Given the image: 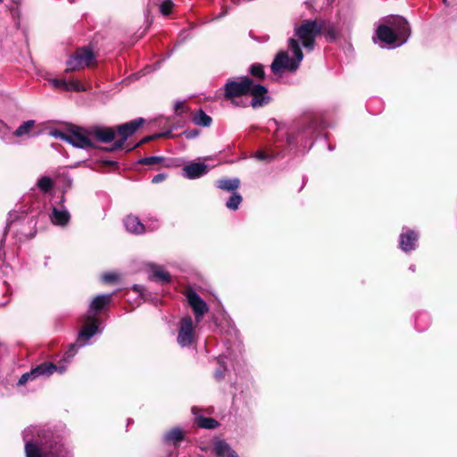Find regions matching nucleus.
<instances>
[{
    "instance_id": "18",
    "label": "nucleus",
    "mask_w": 457,
    "mask_h": 457,
    "mask_svg": "<svg viewBox=\"0 0 457 457\" xmlns=\"http://www.w3.org/2000/svg\"><path fill=\"white\" fill-rule=\"evenodd\" d=\"M184 439V432L179 428H174L164 435L165 442L177 445Z\"/></svg>"
},
{
    "instance_id": "1",
    "label": "nucleus",
    "mask_w": 457,
    "mask_h": 457,
    "mask_svg": "<svg viewBox=\"0 0 457 457\" xmlns=\"http://www.w3.org/2000/svg\"><path fill=\"white\" fill-rule=\"evenodd\" d=\"M320 26L314 21H305L296 27L295 29V37L288 39V49L293 56L289 57L286 51L278 52L270 66L273 73L282 74L284 71H295L303 58L299 41L308 51L313 50L315 38L320 33Z\"/></svg>"
},
{
    "instance_id": "4",
    "label": "nucleus",
    "mask_w": 457,
    "mask_h": 457,
    "mask_svg": "<svg viewBox=\"0 0 457 457\" xmlns=\"http://www.w3.org/2000/svg\"><path fill=\"white\" fill-rule=\"evenodd\" d=\"M386 21L389 26L380 25L377 29L378 39L390 48L403 45L411 34L408 21L401 16L388 18Z\"/></svg>"
},
{
    "instance_id": "11",
    "label": "nucleus",
    "mask_w": 457,
    "mask_h": 457,
    "mask_svg": "<svg viewBox=\"0 0 457 457\" xmlns=\"http://www.w3.org/2000/svg\"><path fill=\"white\" fill-rule=\"evenodd\" d=\"M52 367L51 362H44L40 365H37L35 369L31 370L29 372L24 373L19 379L18 384L20 386L25 385L29 380H34L42 376H50L51 375Z\"/></svg>"
},
{
    "instance_id": "16",
    "label": "nucleus",
    "mask_w": 457,
    "mask_h": 457,
    "mask_svg": "<svg viewBox=\"0 0 457 457\" xmlns=\"http://www.w3.org/2000/svg\"><path fill=\"white\" fill-rule=\"evenodd\" d=\"M213 451L218 457H238L230 445L223 440L214 442Z\"/></svg>"
},
{
    "instance_id": "7",
    "label": "nucleus",
    "mask_w": 457,
    "mask_h": 457,
    "mask_svg": "<svg viewBox=\"0 0 457 457\" xmlns=\"http://www.w3.org/2000/svg\"><path fill=\"white\" fill-rule=\"evenodd\" d=\"M143 122L144 120L142 118H139L118 126V139L114 142L112 150L121 148L125 141L137 130V129L143 124Z\"/></svg>"
},
{
    "instance_id": "6",
    "label": "nucleus",
    "mask_w": 457,
    "mask_h": 457,
    "mask_svg": "<svg viewBox=\"0 0 457 457\" xmlns=\"http://www.w3.org/2000/svg\"><path fill=\"white\" fill-rule=\"evenodd\" d=\"M95 62L93 52L87 48L78 49L66 62L67 71L91 66Z\"/></svg>"
},
{
    "instance_id": "8",
    "label": "nucleus",
    "mask_w": 457,
    "mask_h": 457,
    "mask_svg": "<svg viewBox=\"0 0 457 457\" xmlns=\"http://www.w3.org/2000/svg\"><path fill=\"white\" fill-rule=\"evenodd\" d=\"M90 136H92L91 132L74 126L69 129L68 143L78 148H91L94 147V144Z\"/></svg>"
},
{
    "instance_id": "5",
    "label": "nucleus",
    "mask_w": 457,
    "mask_h": 457,
    "mask_svg": "<svg viewBox=\"0 0 457 457\" xmlns=\"http://www.w3.org/2000/svg\"><path fill=\"white\" fill-rule=\"evenodd\" d=\"M112 295H99L96 296L85 316V324L79 333V342L89 340L94 335L100 333L97 314L111 302Z\"/></svg>"
},
{
    "instance_id": "33",
    "label": "nucleus",
    "mask_w": 457,
    "mask_h": 457,
    "mask_svg": "<svg viewBox=\"0 0 457 457\" xmlns=\"http://www.w3.org/2000/svg\"><path fill=\"white\" fill-rule=\"evenodd\" d=\"M162 161V158L160 156H149V157L142 158L139 161V162L141 164H145V165H152V164L160 163Z\"/></svg>"
},
{
    "instance_id": "15",
    "label": "nucleus",
    "mask_w": 457,
    "mask_h": 457,
    "mask_svg": "<svg viewBox=\"0 0 457 457\" xmlns=\"http://www.w3.org/2000/svg\"><path fill=\"white\" fill-rule=\"evenodd\" d=\"M123 223L126 230L133 234H143L145 230L144 224L134 215H128Z\"/></svg>"
},
{
    "instance_id": "37",
    "label": "nucleus",
    "mask_w": 457,
    "mask_h": 457,
    "mask_svg": "<svg viewBox=\"0 0 457 457\" xmlns=\"http://www.w3.org/2000/svg\"><path fill=\"white\" fill-rule=\"evenodd\" d=\"M117 278L116 274L114 273H107L103 276V280L107 283H111L115 281Z\"/></svg>"
},
{
    "instance_id": "13",
    "label": "nucleus",
    "mask_w": 457,
    "mask_h": 457,
    "mask_svg": "<svg viewBox=\"0 0 457 457\" xmlns=\"http://www.w3.org/2000/svg\"><path fill=\"white\" fill-rule=\"evenodd\" d=\"M418 237V234L415 231L410 228H403L400 235L401 249L405 253L414 250L416 248Z\"/></svg>"
},
{
    "instance_id": "10",
    "label": "nucleus",
    "mask_w": 457,
    "mask_h": 457,
    "mask_svg": "<svg viewBox=\"0 0 457 457\" xmlns=\"http://www.w3.org/2000/svg\"><path fill=\"white\" fill-rule=\"evenodd\" d=\"M194 338V324L191 317H184L180 321L177 341L182 347L189 346Z\"/></svg>"
},
{
    "instance_id": "12",
    "label": "nucleus",
    "mask_w": 457,
    "mask_h": 457,
    "mask_svg": "<svg viewBox=\"0 0 457 457\" xmlns=\"http://www.w3.org/2000/svg\"><path fill=\"white\" fill-rule=\"evenodd\" d=\"M209 171V166L204 162H191L182 169V176L188 179H198Z\"/></svg>"
},
{
    "instance_id": "47",
    "label": "nucleus",
    "mask_w": 457,
    "mask_h": 457,
    "mask_svg": "<svg viewBox=\"0 0 457 457\" xmlns=\"http://www.w3.org/2000/svg\"><path fill=\"white\" fill-rule=\"evenodd\" d=\"M3 0H0V2H2Z\"/></svg>"
},
{
    "instance_id": "27",
    "label": "nucleus",
    "mask_w": 457,
    "mask_h": 457,
    "mask_svg": "<svg viewBox=\"0 0 457 457\" xmlns=\"http://www.w3.org/2000/svg\"><path fill=\"white\" fill-rule=\"evenodd\" d=\"M241 202H242V196L238 193L233 192L230 198L227 201L226 206L229 210L235 211L238 208Z\"/></svg>"
},
{
    "instance_id": "40",
    "label": "nucleus",
    "mask_w": 457,
    "mask_h": 457,
    "mask_svg": "<svg viewBox=\"0 0 457 457\" xmlns=\"http://www.w3.org/2000/svg\"><path fill=\"white\" fill-rule=\"evenodd\" d=\"M223 377H224V373H223V371H222V370H216V372H215V378H216L218 380H220V379L223 378Z\"/></svg>"
},
{
    "instance_id": "34",
    "label": "nucleus",
    "mask_w": 457,
    "mask_h": 457,
    "mask_svg": "<svg viewBox=\"0 0 457 457\" xmlns=\"http://www.w3.org/2000/svg\"><path fill=\"white\" fill-rule=\"evenodd\" d=\"M254 157L259 161H271L273 159V154L266 153L264 150H258Z\"/></svg>"
},
{
    "instance_id": "14",
    "label": "nucleus",
    "mask_w": 457,
    "mask_h": 457,
    "mask_svg": "<svg viewBox=\"0 0 457 457\" xmlns=\"http://www.w3.org/2000/svg\"><path fill=\"white\" fill-rule=\"evenodd\" d=\"M50 219L53 224L56 226L64 227L69 223L71 220V215L66 207L61 204L59 206L53 207Z\"/></svg>"
},
{
    "instance_id": "32",
    "label": "nucleus",
    "mask_w": 457,
    "mask_h": 457,
    "mask_svg": "<svg viewBox=\"0 0 457 457\" xmlns=\"http://www.w3.org/2000/svg\"><path fill=\"white\" fill-rule=\"evenodd\" d=\"M50 135L55 138H59L66 142L69 140V129L65 132L59 129H54L50 132Z\"/></svg>"
},
{
    "instance_id": "17",
    "label": "nucleus",
    "mask_w": 457,
    "mask_h": 457,
    "mask_svg": "<svg viewBox=\"0 0 457 457\" xmlns=\"http://www.w3.org/2000/svg\"><path fill=\"white\" fill-rule=\"evenodd\" d=\"M91 134L103 143L112 142L116 136L115 131L111 128H96L91 131Z\"/></svg>"
},
{
    "instance_id": "41",
    "label": "nucleus",
    "mask_w": 457,
    "mask_h": 457,
    "mask_svg": "<svg viewBox=\"0 0 457 457\" xmlns=\"http://www.w3.org/2000/svg\"><path fill=\"white\" fill-rule=\"evenodd\" d=\"M133 289H134L136 292H138V293H140V292H141V287H140V286H138V285H135V286L133 287Z\"/></svg>"
},
{
    "instance_id": "36",
    "label": "nucleus",
    "mask_w": 457,
    "mask_h": 457,
    "mask_svg": "<svg viewBox=\"0 0 457 457\" xmlns=\"http://www.w3.org/2000/svg\"><path fill=\"white\" fill-rule=\"evenodd\" d=\"M52 367H54V369H51V375L54 371H57V372L62 374L67 369V363L62 362V361H61L58 365H54L52 363Z\"/></svg>"
},
{
    "instance_id": "43",
    "label": "nucleus",
    "mask_w": 457,
    "mask_h": 457,
    "mask_svg": "<svg viewBox=\"0 0 457 457\" xmlns=\"http://www.w3.org/2000/svg\"><path fill=\"white\" fill-rule=\"evenodd\" d=\"M159 136H160V135H156V136H154V137H159ZM152 137H145V139H143V140H142V142H146V141H148L149 139H151Z\"/></svg>"
},
{
    "instance_id": "46",
    "label": "nucleus",
    "mask_w": 457,
    "mask_h": 457,
    "mask_svg": "<svg viewBox=\"0 0 457 457\" xmlns=\"http://www.w3.org/2000/svg\"><path fill=\"white\" fill-rule=\"evenodd\" d=\"M271 122L276 125V120H272Z\"/></svg>"
},
{
    "instance_id": "20",
    "label": "nucleus",
    "mask_w": 457,
    "mask_h": 457,
    "mask_svg": "<svg viewBox=\"0 0 457 457\" xmlns=\"http://www.w3.org/2000/svg\"><path fill=\"white\" fill-rule=\"evenodd\" d=\"M88 341L89 340L79 342V339H78L77 342L75 344L71 345L70 346V348L64 353L62 359V362H64L67 364L70 363L71 361L72 358L75 356L78 348L87 345Z\"/></svg>"
},
{
    "instance_id": "28",
    "label": "nucleus",
    "mask_w": 457,
    "mask_h": 457,
    "mask_svg": "<svg viewBox=\"0 0 457 457\" xmlns=\"http://www.w3.org/2000/svg\"><path fill=\"white\" fill-rule=\"evenodd\" d=\"M13 133L11 132L10 129L5 125L2 124L0 128V137L6 144L12 143Z\"/></svg>"
},
{
    "instance_id": "3",
    "label": "nucleus",
    "mask_w": 457,
    "mask_h": 457,
    "mask_svg": "<svg viewBox=\"0 0 457 457\" xmlns=\"http://www.w3.org/2000/svg\"><path fill=\"white\" fill-rule=\"evenodd\" d=\"M225 97H234L250 95L253 96L252 106L260 107L267 104L270 101L268 90L265 87L254 84L248 77H242L239 79L228 80L224 87Z\"/></svg>"
},
{
    "instance_id": "9",
    "label": "nucleus",
    "mask_w": 457,
    "mask_h": 457,
    "mask_svg": "<svg viewBox=\"0 0 457 457\" xmlns=\"http://www.w3.org/2000/svg\"><path fill=\"white\" fill-rule=\"evenodd\" d=\"M186 295L188 304L190 305L195 314L196 322H200L203 320L204 314L209 311L208 305L200 297V295L193 290L187 291Z\"/></svg>"
},
{
    "instance_id": "26",
    "label": "nucleus",
    "mask_w": 457,
    "mask_h": 457,
    "mask_svg": "<svg viewBox=\"0 0 457 457\" xmlns=\"http://www.w3.org/2000/svg\"><path fill=\"white\" fill-rule=\"evenodd\" d=\"M37 186L41 192L46 193L53 188L54 181L51 178L44 176L37 180Z\"/></svg>"
},
{
    "instance_id": "39",
    "label": "nucleus",
    "mask_w": 457,
    "mask_h": 457,
    "mask_svg": "<svg viewBox=\"0 0 457 457\" xmlns=\"http://www.w3.org/2000/svg\"><path fill=\"white\" fill-rule=\"evenodd\" d=\"M184 103L183 102H177L175 104V110L178 113H181L183 112Z\"/></svg>"
},
{
    "instance_id": "38",
    "label": "nucleus",
    "mask_w": 457,
    "mask_h": 457,
    "mask_svg": "<svg viewBox=\"0 0 457 457\" xmlns=\"http://www.w3.org/2000/svg\"><path fill=\"white\" fill-rule=\"evenodd\" d=\"M166 179V174L164 173H159V174H156L153 179H152V182L154 184H158L162 181H163L164 179Z\"/></svg>"
},
{
    "instance_id": "2",
    "label": "nucleus",
    "mask_w": 457,
    "mask_h": 457,
    "mask_svg": "<svg viewBox=\"0 0 457 457\" xmlns=\"http://www.w3.org/2000/svg\"><path fill=\"white\" fill-rule=\"evenodd\" d=\"M26 457H71L68 449L53 440L50 432L37 427H28L23 431Z\"/></svg>"
},
{
    "instance_id": "42",
    "label": "nucleus",
    "mask_w": 457,
    "mask_h": 457,
    "mask_svg": "<svg viewBox=\"0 0 457 457\" xmlns=\"http://www.w3.org/2000/svg\"><path fill=\"white\" fill-rule=\"evenodd\" d=\"M197 135L196 131H191L187 134V137H192Z\"/></svg>"
},
{
    "instance_id": "24",
    "label": "nucleus",
    "mask_w": 457,
    "mask_h": 457,
    "mask_svg": "<svg viewBox=\"0 0 457 457\" xmlns=\"http://www.w3.org/2000/svg\"><path fill=\"white\" fill-rule=\"evenodd\" d=\"M195 421L200 428L213 429L219 426V422L212 418H205L203 416L195 417Z\"/></svg>"
},
{
    "instance_id": "21",
    "label": "nucleus",
    "mask_w": 457,
    "mask_h": 457,
    "mask_svg": "<svg viewBox=\"0 0 457 457\" xmlns=\"http://www.w3.org/2000/svg\"><path fill=\"white\" fill-rule=\"evenodd\" d=\"M88 341L89 340L79 342V339H78L77 342L75 344L71 345L70 346V348L64 353L62 359V362H64L67 364L70 363L71 361L72 358L75 356L78 348L87 345Z\"/></svg>"
},
{
    "instance_id": "19",
    "label": "nucleus",
    "mask_w": 457,
    "mask_h": 457,
    "mask_svg": "<svg viewBox=\"0 0 457 457\" xmlns=\"http://www.w3.org/2000/svg\"><path fill=\"white\" fill-rule=\"evenodd\" d=\"M240 181L238 179H222L216 181V186L220 189L226 191H235L238 188Z\"/></svg>"
},
{
    "instance_id": "25",
    "label": "nucleus",
    "mask_w": 457,
    "mask_h": 457,
    "mask_svg": "<svg viewBox=\"0 0 457 457\" xmlns=\"http://www.w3.org/2000/svg\"><path fill=\"white\" fill-rule=\"evenodd\" d=\"M66 91L84 92L87 90V87L78 79L66 80Z\"/></svg>"
},
{
    "instance_id": "23",
    "label": "nucleus",
    "mask_w": 457,
    "mask_h": 457,
    "mask_svg": "<svg viewBox=\"0 0 457 457\" xmlns=\"http://www.w3.org/2000/svg\"><path fill=\"white\" fill-rule=\"evenodd\" d=\"M195 124L203 127H209L212 123V118L207 115L203 110H199L193 117Z\"/></svg>"
},
{
    "instance_id": "44",
    "label": "nucleus",
    "mask_w": 457,
    "mask_h": 457,
    "mask_svg": "<svg viewBox=\"0 0 457 457\" xmlns=\"http://www.w3.org/2000/svg\"><path fill=\"white\" fill-rule=\"evenodd\" d=\"M287 140L288 144H291L293 142V138L290 137H288Z\"/></svg>"
},
{
    "instance_id": "22",
    "label": "nucleus",
    "mask_w": 457,
    "mask_h": 457,
    "mask_svg": "<svg viewBox=\"0 0 457 457\" xmlns=\"http://www.w3.org/2000/svg\"><path fill=\"white\" fill-rule=\"evenodd\" d=\"M35 121L32 120H27L23 122L21 125L18 127V129L13 132L14 137H29V134L34 128Z\"/></svg>"
},
{
    "instance_id": "30",
    "label": "nucleus",
    "mask_w": 457,
    "mask_h": 457,
    "mask_svg": "<svg viewBox=\"0 0 457 457\" xmlns=\"http://www.w3.org/2000/svg\"><path fill=\"white\" fill-rule=\"evenodd\" d=\"M250 72L253 77L262 79L264 77L263 66L261 64H253Z\"/></svg>"
},
{
    "instance_id": "35",
    "label": "nucleus",
    "mask_w": 457,
    "mask_h": 457,
    "mask_svg": "<svg viewBox=\"0 0 457 457\" xmlns=\"http://www.w3.org/2000/svg\"><path fill=\"white\" fill-rule=\"evenodd\" d=\"M49 83L51 86L56 89H63L65 90L66 79H49Z\"/></svg>"
},
{
    "instance_id": "29",
    "label": "nucleus",
    "mask_w": 457,
    "mask_h": 457,
    "mask_svg": "<svg viewBox=\"0 0 457 457\" xmlns=\"http://www.w3.org/2000/svg\"><path fill=\"white\" fill-rule=\"evenodd\" d=\"M153 277L162 282H169L170 281L169 273L159 267H154L153 269Z\"/></svg>"
},
{
    "instance_id": "45",
    "label": "nucleus",
    "mask_w": 457,
    "mask_h": 457,
    "mask_svg": "<svg viewBox=\"0 0 457 457\" xmlns=\"http://www.w3.org/2000/svg\"><path fill=\"white\" fill-rule=\"evenodd\" d=\"M195 410H196V408H195V407L192 408V411H193V413H195Z\"/></svg>"
},
{
    "instance_id": "31",
    "label": "nucleus",
    "mask_w": 457,
    "mask_h": 457,
    "mask_svg": "<svg viewBox=\"0 0 457 457\" xmlns=\"http://www.w3.org/2000/svg\"><path fill=\"white\" fill-rule=\"evenodd\" d=\"M173 7V2L171 0H163L160 5V12L163 15H169Z\"/></svg>"
}]
</instances>
